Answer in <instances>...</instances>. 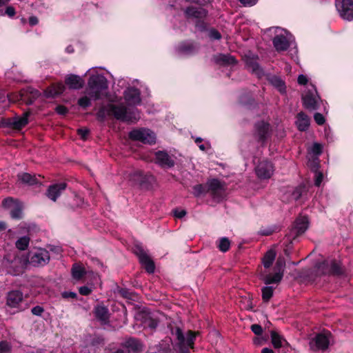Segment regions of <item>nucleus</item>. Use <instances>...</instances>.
<instances>
[{
    "instance_id": "f257e3e1",
    "label": "nucleus",
    "mask_w": 353,
    "mask_h": 353,
    "mask_svg": "<svg viewBox=\"0 0 353 353\" xmlns=\"http://www.w3.org/2000/svg\"><path fill=\"white\" fill-rule=\"evenodd\" d=\"M63 84L62 82H57L51 84L45 90V95L47 98H54L63 94L65 90V86L70 90H79L85 84L84 80L79 75L70 74L65 77Z\"/></svg>"
},
{
    "instance_id": "f03ea898",
    "label": "nucleus",
    "mask_w": 353,
    "mask_h": 353,
    "mask_svg": "<svg viewBox=\"0 0 353 353\" xmlns=\"http://www.w3.org/2000/svg\"><path fill=\"white\" fill-rule=\"evenodd\" d=\"M107 114L117 120L127 123H136L140 118L137 110H128L123 105L108 104Z\"/></svg>"
},
{
    "instance_id": "7ed1b4c3",
    "label": "nucleus",
    "mask_w": 353,
    "mask_h": 353,
    "mask_svg": "<svg viewBox=\"0 0 353 353\" xmlns=\"http://www.w3.org/2000/svg\"><path fill=\"white\" fill-rule=\"evenodd\" d=\"M88 94L95 101L100 99L103 91L107 90L108 88L107 79L101 74L90 76L88 79Z\"/></svg>"
},
{
    "instance_id": "20e7f679",
    "label": "nucleus",
    "mask_w": 353,
    "mask_h": 353,
    "mask_svg": "<svg viewBox=\"0 0 353 353\" xmlns=\"http://www.w3.org/2000/svg\"><path fill=\"white\" fill-rule=\"evenodd\" d=\"M208 14L207 10L203 8H196L192 6H188L184 10V14L187 19L194 18L196 19L195 27L201 32L208 30V23L204 21Z\"/></svg>"
},
{
    "instance_id": "39448f33",
    "label": "nucleus",
    "mask_w": 353,
    "mask_h": 353,
    "mask_svg": "<svg viewBox=\"0 0 353 353\" xmlns=\"http://www.w3.org/2000/svg\"><path fill=\"white\" fill-rule=\"evenodd\" d=\"M207 187L212 198L218 201H222L225 196L226 184L218 179H212L208 181Z\"/></svg>"
},
{
    "instance_id": "423d86ee",
    "label": "nucleus",
    "mask_w": 353,
    "mask_h": 353,
    "mask_svg": "<svg viewBox=\"0 0 353 353\" xmlns=\"http://www.w3.org/2000/svg\"><path fill=\"white\" fill-rule=\"evenodd\" d=\"M128 137L132 141H141L143 143L152 144L155 143L156 137L149 129H134L129 132Z\"/></svg>"
},
{
    "instance_id": "0eeeda50",
    "label": "nucleus",
    "mask_w": 353,
    "mask_h": 353,
    "mask_svg": "<svg viewBox=\"0 0 353 353\" xmlns=\"http://www.w3.org/2000/svg\"><path fill=\"white\" fill-rule=\"evenodd\" d=\"M2 205L3 208L9 210L12 219H23V205L20 201L12 197H8L3 200Z\"/></svg>"
},
{
    "instance_id": "6e6552de",
    "label": "nucleus",
    "mask_w": 353,
    "mask_h": 353,
    "mask_svg": "<svg viewBox=\"0 0 353 353\" xmlns=\"http://www.w3.org/2000/svg\"><path fill=\"white\" fill-rule=\"evenodd\" d=\"M199 48V43L192 40H185L178 43L176 51L180 55L190 57L198 53Z\"/></svg>"
},
{
    "instance_id": "1a4fd4ad",
    "label": "nucleus",
    "mask_w": 353,
    "mask_h": 353,
    "mask_svg": "<svg viewBox=\"0 0 353 353\" xmlns=\"http://www.w3.org/2000/svg\"><path fill=\"white\" fill-rule=\"evenodd\" d=\"M317 268L318 272L322 274H327L339 276L343 274L344 272L341 263L335 260H332L330 261H326L320 263Z\"/></svg>"
},
{
    "instance_id": "9d476101",
    "label": "nucleus",
    "mask_w": 353,
    "mask_h": 353,
    "mask_svg": "<svg viewBox=\"0 0 353 353\" xmlns=\"http://www.w3.org/2000/svg\"><path fill=\"white\" fill-rule=\"evenodd\" d=\"M30 115V112L29 111L25 112L21 117H14L6 119L3 125L12 130L19 131L28 124Z\"/></svg>"
},
{
    "instance_id": "9b49d317",
    "label": "nucleus",
    "mask_w": 353,
    "mask_h": 353,
    "mask_svg": "<svg viewBox=\"0 0 353 353\" xmlns=\"http://www.w3.org/2000/svg\"><path fill=\"white\" fill-rule=\"evenodd\" d=\"M257 176L261 179H270L274 171L273 163L268 159H263L259 162L255 168Z\"/></svg>"
},
{
    "instance_id": "f8f14e48",
    "label": "nucleus",
    "mask_w": 353,
    "mask_h": 353,
    "mask_svg": "<svg viewBox=\"0 0 353 353\" xmlns=\"http://www.w3.org/2000/svg\"><path fill=\"white\" fill-rule=\"evenodd\" d=\"M134 253L139 257L140 263L148 273H153L154 271V263L148 254L139 245L134 248Z\"/></svg>"
},
{
    "instance_id": "ddd939ff",
    "label": "nucleus",
    "mask_w": 353,
    "mask_h": 353,
    "mask_svg": "<svg viewBox=\"0 0 353 353\" xmlns=\"http://www.w3.org/2000/svg\"><path fill=\"white\" fill-rule=\"evenodd\" d=\"M254 137L257 141L264 144L270 133V125L268 123L263 121H259L254 125Z\"/></svg>"
},
{
    "instance_id": "4468645a",
    "label": "nucleus",
    "mask_w": 353,
    "mask_h": 353,
    "mask_svg": "<svg viewBox=\"0 0 353 353\" xmlns=\"http://www.w3.org/2000/svg\"><path fill=\"white\" fill-rule=\"evenodd\" d=\"M154 163L163 169H169L174 166V160L164 150H159L154 154Z\"/></svg>"
},
{
    "instance_id": "2eb2a0df",
    "label": "nucleus",
    "mask_w": 353,
    "mask_h": 353,
    "mask_svg": "<svg viewBox=\"0 0 353 353\" xmlns=\"http://www.w3.org/2000/svg\"><path fill=\"white\" fill-rule=\"evenodd\" d=\"M339 11L340 12L341 17L347 21L353 20V1L352 0H342L341 6L336 4Z\"/></svg>"
},
{
    "instance_id": "dca6fc26",
    "label": "nucleus",
    "mask_w": 353,
    "mask_h": 353,
    "mask_svg": "<svg viewBox=\"0 0 353 353\" xmlns=\"http://www.w3.org/2000/svg\"><path fill=\"white\" fill-rule=\"evenodd\" d=\"M67 183L61 182L50 185L46 192V196L52 201H56L63 191L66 189Z\"/></svg>"
},
{
    "instance_id": "f3484780",
    "label": "nucleus",
    "mask_w": 353,
    "mask_h": 353,
    "mask_svg": "<svg viewBox=\"0 0 353 353\" xmlns=\"http://www.w3.org/2000/svg\"><path fill=\"white\" fill-rule=\"evenodd\" d=\"M50 261V254L48 250L39 249L30 257V263L34 265H43Z\"/></svg>"
},
{
    "instance_id": "a211bd4d",
    "label": "nucleus",
    "mask_w": 353,
    "mask_h": 353,
    "mask_svg": "<svg viewBox=\"0 0 353 353\" xmlns=\"http://www.w3.org/2000/svg\"><path fill=\"white\" fill-rule=\"evenodd\" d=\"M329 345L327 337L323 334H317L314 339L310 342V348L314 351L325 350Z\"/></svg>"
},
{
    "instance_id": "6ab92c4d",
    "label": "nucleus",
    "mask_w": 353,
    "mask_h": 353,
    "mask_svg": "<svg viewBox=\"0 0 353 353\" xmlns=\"http://www.w3.org/2000/svg\"><path fill=\"white\" fill-rule=\"evenodd\" d=\"M214 61L220 66H230L237 63L236 58L230 54H219L214 56Z\"/></svg>"
},
{
    "instance_id": "aec40b11",
    "label": "nucleus",
    "mask_w": 353,
    "mask_h": 353,
    "mask_svg": "<svg viewBox=\"0 0 353 353\" xmlns=\"http://www.w3.org/2000/svg\"><path fill=\"white\" fill-rule=\"evenodd\" d=\"M139 89L131 87L124 92V99L129 104L137 105L141 101Z\"/></svg>"
},
{
    "instance_id": "412c9836",
    "label": "nucleus",
    "mask_w": 353,
    "mask_h": 353,
    "mask_svg": "<svg viewBox=\"0 0 353 353\" xmlns=\"http://www.w3.org/2000/svg\"><path fill=\"white\" fill-rule=\"evenodd\" d=\"M23 299V293L19 290H12L8 293L6 305L10 307H17Z\"/></svg>"
},
{
    "instance_id": "4be33fe9",
    "label": "nucleus",
    "mask_w": 353,
    "mask_h": 353,
    "mask_svg": "<svg viewBox=\"0 0 353 353\" xmlns=\"http://www.w3.org/2000/svg\"><path fill=\"white\" fill-rule=\"evenodd\" d=\"M258 57H246L245 64L247 67L252 70V72L255 74L258 77H261L264 75V71L257 62Z\"/></svg>"
},
{
    "instance_id": "5701e85b",
    "label": "nucleus",
    "mask_w": 353,
    "mask_h": 353,
    "mask_svg": "<svg viewBox=\"0 0 353 353\" xmlns=\"http://www.w3.org/2000/svg\"><path fill=\"white\" fill-rule=\"evenodd\" d=\"M259 278L263 281L265 284L277 283H279L283 276V272H276L273 276L267 274L265 272L262 271L261 267L259 268Z\"/></svg>"
},
{
    "instance_id": "b1692460",
    "label": "nucleus",
    "mask_w": 353,
    "mask_h": 353,
    "mask_svg": "<svg viewBox=\"0 0 353 353\" xmlns=\"http://www.w3.org/2000/svg\"><path fill=\"white\" fill-rule=\"evenodd\" d=\"M28 262V257L14 256L10 262V268L13 270L14 274H19L23 272Z\"/></svg>"
},
{
    "instance_id": "393cba45",
    "label": "nucleus",
    "mask_w": 353,
    "mask_h": 353,
    "mask_svg": "<svg viewBox=\"0 0 353 353\" xmlns=\"http://www.w3.org/2000/svg\"><path fill=\"white\" fill-rule=\"evenodd\" d=\"M272 43L277 52L286 51L290 47V42L283 34H276L273 38Z\"/></svg>"
},
{
    "instance_id": "a878e982",
    "label": "nucleus",
    "mask_w": 353,
    "mask_h": 353,
    "mask_svg": "<svg viewBox=\"0 0 353 353\" xmlns=\"http://www.w3.org/2000/svg\"><path fill=\"white\" fill-rule=\"evenodd\" d=\"M122 345L134 353H140L143 350V344L134 338H129L122 344Z\"/></svg>"
},
{
    "instance_id": "bb28decb",
    "label": "nucleus",
    "mask_w": 353,
    "mask_h": 353,
    "mask_svg": "<svg viewBox=\"0 0 353 353\" xmlns=\"http://www.w3.org/2000/svg\"><path fill=\"white\" fill-rule=\"evenodd\" d=\"M308 222H294L290 231V235L293 238L303 234L307 229Z\"/></svg>"
},
{
    "instance_id": "cd10ccee",
    "label": "nucleus",
    "mask_w": 353,
    "mask_h": 353,
    "mask_svg": "<svg viewBox=\"0 0 353 353\" xmlns=\"http://www.w3.org/2000/svg\"><path fill=\"white\" fill-rule=\"evenodd\" d=\"M299 130L301 132L306 131L310 126V119L303 112L297 114V121H296Z\"/></svg>"
},
{
    "instance_id": "c85d7f7f",
    "label": "nucleus",
    "mask_w": 353,
    "mask_h": 353,
    "mask_svg": "<svg viewBox=\"0 0 353 353\" xmlns=\"http://www.w3.org/2000/svg\"><path fill=\"white\" fill-rule=\"evenodd\" d=\"M303 103L304 107L310 110H314L318 109L317 101L311 92L307 93L303 97Z\"/></svg>"
},
{
    "instance_id": "c756f323",
    "label": "nucleus",
    "mask_w": 353,
    "mask_h": 353,
    "mask_svg": "<svg viewBox=\"0 0 353 353\" xmlns=\"http://www.w3.org/2000/svg\"><path fill=\"white\" fill-rule=\"evenodd\" d=\"M95 316L102 323L105 324L109 321V312L108 308L104 306H97L94 310Z\"/></svg>"
},
{
    "instance_id": "7c9ffc66",
    "label": "nucleus",
    "mask_w": 353,
    "mask_h": 353,
    "mask_svg": "<svg viewBox=\"0 0 353 353\" xmlns=\"http://www.w3.org/2000/svg\"><path fill=\"white\" fill-rule=\"evenodd\" d=\"M154 180V178L152 174H148V173H145L143 172L142 178H141L140 182L139 183L138 185L141 189L149 190L151 188Z\"/></svg>"
},
{
    "instance_id": "2f4dec72",
    "label": "nucleus",
    "mask_w": 353,
    "mask_h": 353,
    "mask_svg": "<svg viewBox=\"0 0 353 353\" xmlns=\"http://www.w3.org/2000/svg\"><path fill=\"white\" fill-rule=\"evenodd\" d=\"M308 191V188L305 184H300L296 187L292 192V199L298 201L304 195H306Z\"/></svg>"
},
{
    "instance_id": "473e14b6",
    "label": "nucleus",
    "mask_w": 353,
    "mask_h": 353,
    "mask_svg": "<svg viewBox=\"0 0 353 353\" xmlns=\"http://www.w3.org/2000/svg\"><path fill=\"white\" fill-rule=\"evenodd\" d=\"M18 178L22 183L30 185L41 183L35 175H32L27 172L18 174Z\"/></svg>"
},
{
    "instance_id": "72a5a7b5",
    "label": "nucleus",
    "mask_w": 353,
    "mask_h": 353,
    "mask_svg": "<svg viewBox=\"0 0 353 353\" xmlns=\"http://www.w3.org/2000/svg\"><path fill=\"white\" fill-rule=\"evenodd\" d=\"M84 200L81 196L74 195L72 202L67 204L66 208L68 211H75L77 208H82L84 205Z\"/></svg>"
},
{
    "instance_id": "f704fd0d",
    "label": "nucleus",
    "mask_w": 353,
    "mask_h": 353,
    "mask_svg": "<svg viewBox=\"0 0 353 353\" xmlns=\"http://www.w3.org/2000/svg\"><path fill=\"white\" fill-rule=\"evenodd\" d=\"M270 335L272 343L276 349L283 347V343H288L287 341L274 330L271 331Z\"/></svg>"
},
{
    "instance_id": "c9c22d12",
    "label": "nucleus",
    "mask_w": 353,
    "mask_h": 353,
    "mask_svg": "<svg viewBox=\"0 0 353 353\" xmlns=\"http://www.w3.org/2000/svg\"><path fill=\"white\" fill-rule=\"evenodd\" d=\"M276 257V252L274 250H268L262 259V264L264 268H269L274 261Z\"/></svg>"
},
{
    "instance_id": "e433bc0d",
    "label": "nucleus",
    "mask_w": 353,
    "mask_h": 353,
    "mask_svg": "<svg viewBox=\"0 0 353 353\" xmlns=\"http://www.w3.org/2000/svg\"><path fill=\"white\" fill-rule=\"evenodd\" d=\"M270 81L271 84L278 90V91L281 94H284L286 92V86L285 82L279 77L276 76H273Z\"/></svg>"
},
{
    "instance_id": "4c0bfd02",
    "label": "nucleus",
    "mask_w": 353,
    "mask_h": 353,
    "mask_svg": "<svg viewBox=\"0 0 353 353\" xmlns=\"http://www.w3.org/2000/svg\"><path fill=\"white\" fill-rule=\"evenodd\" d=\"M30 239L25 236L19 238L15 243L16 248L19 250H26L29 245Z\"/></svg>"
},
{
    "instance_id": "58836bf2",
    "label": "nucleus",
    "mask_w": 353,
    "mask_h": 353,
    "mask_svg": "<svg viewBox=\"0 0 353 353\" xmlns=\"http://www.w3.org/2000/svg\"><path fill=\"white\" fill-rule=\"evenodd\" d=\"M208 193L207 183L198 184L193 187V194L195 196H200Z\"/></svg>"
},
{
    "instance_id": "ea45409f",
    "label": "nucleus",
    "mask_w": 353,
    "mask_h": 353,
    "mask_svg": "<svg viewBox=\"0 0 353 353\" xmlns=\"http://www.w3.org/2000/svg\"><path fill=\"white\" fill-rule=\"evenodd\" d=\"M175 334H176V338L179 341L181 353H189L188 350H183V345H185V336L183 334L182 330L179 327H176Z\"/></svg>"
},
{
    "instance_id": "a19ab883",
    "label": "nucleus",
    "mask_w": 353,
    "mask_h": 353,
    "mask_svg": "<svg viewBox=\"0 0 353 353\" xmlns=\"http://www.w3.org/2000/svg\"><path fill=\"white\" fill-rule=\"evenodd\" d=\"M319 166V163H316L315 161L313 162L312 169H314V171H315L314 185L317 187H319L321 185V182L323 179V173L317 171Z\"/></svg>"
},
{
    "instance_id": "79ce46f5",
    "label": "nucleus",
    "mask_w": 353,
    "mask_h": 353,
    "mask_svg": "<svg viewBox=\"0 0 353 353\" xmlns=\"http://www.w3.org/2000/svg\"><path fill=\"white\" fill-rule=\"evenodd\" d=\"M143 172L141 170H134L129 174V180L134 185L139 184L140 182Z\"/></svg>"
},
{
    "instance_id": "37998d69",
    "label": "nucleus",
    "mask_w": 353,
    "mask_h": 353,
    "mask_svg": "<svg viewBox=\"0 0 353 353\" xmlns=\"http://www.w3.org/2000/svg\"><path fill=\"white\" fill-rule=\"evenodd\" d=\"M230 247V241L226 238L223 237L219 240V242L218 243V248L220 251L223 252H227Z\"/></svg>"
},
{
    "instance_id": "c03bdc74",
    "label": "nucleus",
    "mask_w": 353,
    "mask_h": 353,
    "mask_svg": "<svg viewBox=\"0 0 353 353\" xmlns=\"http://www.w3.org/2000/svg\"><path fill=\"white\" fill-rule=\"evenodd\" d=\"M274 288L271 286L264 287L262 289V299L263 301L268 302L273 295Z\"/></svg>"
},
{
    "instance_id": "a18cd8bd",
    "label": "nucleus",
    "mask_w": 353,
    "mask_h": 353,
    "mask_svg": "<svg viewBox=\"0 0 353 353\" xmlns=\"http://www.w3.org/2000/svg\"><path fill=\"white\" fill-rule=\"evenodd\" d=\"M91 97L84 96L78 99L77 104L84 110H86L91 105Z\"/></svg>"
},
{
    "instance_id": "49530a36",
    "label": "nucleus",
    "mask_w": 353,
    "mask_h": 353,
    "mask_svg": "<svg viewBox=\"0 0 353 353\" xmlns=\"http://www.w3.org/2000/svg\"><path fill=\"white\" fill-rule=\"evenodd\" d=\"M199 334L198 332L188 331L187 339H185V342L186 341V344L190 348H194V341L196 336Z\"/></svg>"
},
{
    "instance_id": "de8ad7c7",
    "label": "nucleus",
    "mask_w": 353,
    "mask_h": 353,
    "mask_svg": "<svg viewBox=\"0 0 353 353\" xmlns=\"http://www.w3.org/2000/svg\"><path fill=\"white\" fill-rule=\"evenodd\" d=\"M72 276L75 279H80L85 274L84 268L80 266H74L72 270Z\"/></svg>"
},
{
    "instance_id": "09e8293b",
    "label": "nucleus",
    "mask_w": 353,
    "mask_h": 353,
    "mask_svg": "<svg viewBox=\"0 0 353 353\" xmlns=\"http://www.w3.org/2000/svg\"><path fill=\"white\" fill-rule=\"evenodd\" d=\"M12 345L6 341H0V353H11Z\"/></svg>"
},
{
    "instance_id": "8fccbe9b",
    "label": "nucleus",
    "mask_w": 353,
    "mask_h": 353,
    "mask_svg": "<svg viewBox=\"0 0 353 353\" xmlns=\"http://www.w3.org/2000/svg\"><path fill=\"white\" fill-rule=\"evenodd\" d=\"M208 37L212 40H220L222 37L221 34L214 28L208 30Z\"/></svg>"
},
{
    "instance_id": "3c124183",
    "label": "nucleus",
    "mask_w": 353,
    "mask_h": 353,
    "mask_svg": "<svg viewBox=\"0 0 353 353\" xmlns=\"http://www.w3.org/2000/svg\"><path fill=\"white\" fill-rule=\"evenodd\" d=\"M119 293L121 296L124 298L134 300L135 294L130 292L127 289H120L119 290Z\"/></svg>"
},
{
    "instance_id": "603ef678",
    "label": "nucleus",
    "mask_w": 353,
    "mask_h": 353,
    "mask_svg": "<svg viewBox=\"0 0 353 353\" xmlns=\"http://www.w3.org/2000/svg\"><path fill=\"white\" fill-rule=\"evenodd\" d=\"M314 119L315 122L319 125H323L325 122L324 116L321 113H319V112H316L314 114Z\"/></svg>"
},
{
    "instance_id": "864d4df0",
    "label": "nucleus",
    "mask_w": 353,
    "mask_h": 353,
    "mask_svg": "<svg viewBox=\"0 0 353 353\" xmlns=\"http://www.w3.org/2000/svg\"><path fill=\"white\" fill-rule=\"evenodd\" d=\"M285 262L283 258H278L276 263V269L277 272H283V268H285Z\"/></svg>"
},
{
    "instance_id": "5fc2aeb1",
    "label": "nucleus",
    "mask_w": 353,
    "mask_h": 353,
    "mask_svg": "<svg viewBox=\"0 0 353 353\" xmlns=\"http://www.w3.org/2000/svg\"><path fill=\"white\" fill-rule=\"evenodd\" d=\"M77 134L81 137V139L86 140L90 134V130L88 128H79L77 130Z\"/></svg>"
},
{
    "instance_id": "6e6d98bb",
    "label": "nucleus",
    "mask_w": 353,
    "mask_h": 353,
    "mask_svg": "<svg viewBox=\"0 0 353 353\" xmlns=\"http://www.w3.org/2000/svg\"><path fill=\"white\" fill-rule=\"evenodd\" d=\"M172 214L176 219H182L186 214V211L185 210L174 209Z\"/></svg>"
},
{
    "instance_id": "4d7b16f0",
    "label": "nucleus",
    "mask_w": 353,
    "mask_h": 353,
    "mask_svg": "<svg viewBox=\"0 0 353 353\" xmlns=\"http://www.w3.org/2000/svg\"><path fill=\"white\" fill-rule=\"evenodd\" d=\"M276 230V228L274 227H268L264 229H261L259 232L261 235L268 236L272 234L274 231Z\"/></svg>"
},
{
    "instance_id": "13d9d810",
    "label": "nucleus",
    "mask_w": 353,
    "mask_h": 353,
    "mask_svg": "<svg viewBox=\"0 0 353 353\" xmlns=\"http://www.w3.org/2000/svg\"><path fill=\"white\" fill-rule=\"evenodd\" d=\"M55 111L60 115H65L68 112V108L63 105H59L56 107Z\"/></svg>"
},
{
    "instance_id": "bf43d9fd",
    "label": "nucleus",
    "mask_w": 353,
    "mask_h": 353,
    "mask_svg": "<svg viewBox=\"0 0 353 353\" xmlns=\"http://www.w3.org/2000/svg\"><path fill=\"white\" fill-rule=\"evenodd\" d=\"M312 152L316 155L321 154L322 153V145L320 143H314L312 148Z\"/></svg>"
},
{
    "instance_id": "052dcab7",
    "label": "nucleus",
    "mask_w": 353,
    "mask_h": 353,
    "mask_svg": "<svg viewBox=\"0 0 353 353\" xmlns=\"http://www.w3.org/2000/svg\"><path fill=\"white\" fill-rule=\"evenodd\" d=\"M106 117V112L104 108H101L97 113V118L99 121H104Z\"/></svg>"
},
{
    "instance_id": "680f3d73",
    "label": "nucleus",
    "mask_w": 353,
    "mask_h": 353,
    "mask_svg": "<svg viewBox=\"0 0 353 353\" xmlns=\"http://www.w3.org/2000/svg\"><path fill=\"white\" fill-rule=\"evenodd\" d=\"M251 330L256 335L258 336L262 334L263 333V328L258 324L252 325Z\"/></svg>"
},
{
    "instance_id": "e2e57ef3",
    "label": "nucleus",
    "mask_w": 353,
    "mask_h": 353,
    "mask_svg": "<svg viewBox=\"0 0 353 353\" xmlns=\"http://www.w3.org/2000/svg\"><path fill=\"white\" fill-rule=\"evenodd\" d=\"M243 303L244 304V308L248 310H252L253 309V304L250 297L245 298L243 301Z\"/></svg>"
},
{
    "instance_id": "0e129e2a",
    "label": "nucleus",
    "mask_w": 353,
    "mask_h": 353,
    "mask_svg": "<svg viewBox=\"0 0 353 353\" xmlns=\"http://www.w3.org/2000/svg\"><path fill=\"white\" fill-rule=\"evenodd\" d=\"M188 3H195L200 6H203L207 5L210 2V0H185Z\"/></svg>"
},
{
    "instance_id": "69168bd1",
    "label": "nucleus",
    "mask_w": 353,
    "mask_h": 353,
    "mask_svg": "<svg viewBox=\"0 0 353 353\" xmlns=\"http://www.w3.org/2000/svg\"><path fill=\"white\" fill-rule=\"evenodd\" d=\"M5 14L9 17H13L16 14L15 8L11 6L6 7Z\"/></svg>"
},
{
    "instance_id": "338daca9",
    "label": "nucleus",
    "mask_w": 353,
    "mask_h": 353,
    "mask_svg": "<svg viewBox=\"0 0 353 353\" xmlns=\"http://www.w3.org/2000/svg\"><path fill=\"white\" fill-rule=\"evenodd\" d=\"M31 311L34 315L41 316L44 310L42 307L37 305L34 307Z\"/></svg>"
},
{
    "instance_id": "774afa93",
    "label": "nucleus",
    "mask_w": 353,
    "mask_h": 353,
    "mask_svg": "<svg viewBox=\"0 0 353 353\" xmlns=\"http://www.w3.org/2000/svg\"><path fill=\"white\" fill-rule=\"evenodd\" d=\"M79 292L81 294L87 296L91 293L92 290L86 286H82L79 288Z\"/></svg>"
}]
</instances>
